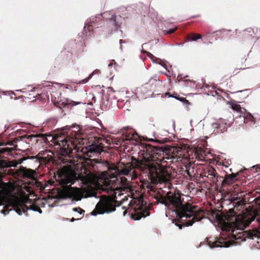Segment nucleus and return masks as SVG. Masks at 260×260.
Here are the masks:
<instances>
[{
    "mask_svg": "<svg viewBox=\"0 0 260 260\" xmlns=\"http://www.w3.org/2000/svg\"><path fill=\"white\" fill-rule=\"evenodd\" d=\"M156 204L164 205L175 209L179 217L175 224L181 229L182 226L192 225L195 222L204 218V211L197 206L189 203L183 204L181 193L178 190L168 191L160 188L152 194Z\"/></svg>",
    "mask_w": 260,
    "mask_h": 260,
    "instance_id": "obj_1",
    "label": "nucleus"
},
{
    "mask_svg": "<svg viewBox=\"0 0 260 260\" xmlns=\"http://www.w3.org/2000/svg\"><path fill=\"white\" fill-rule=\"evenodd\" d=\"M148 157L141 160L136 159V166L140 171L145 174L152 183H165L168 185V189L172 184L169 182V173L167 166L173 162V156L168 155L161 148L154 147L151 145L146 146Z\"/></svg>",
    "mask_w": 260,
    "mask_h": 260,
    "instance_id": "obj_2",
    "label": "nucleus"
},
{
    "mask_svg": "<svg viewBox=\"0 0 260 260\" xmlns=\"http://www.w3.org/2000/svg\"><path fill=\"white\" fill-rule=\"evenodd\" d=\"M81 139L79 126H67L54 138L55 145L58 146V148L61 149V155L64 157L60 156L57 159H55L52 156V151L46 150L42 153L40 152L37 156L39 161L41 164L45 165L52 162L57 165L69 162V159L66 158L67 155L73 153V150L75 149L77 144L80 143L79 141Z\"/></svg>",
    "mask_w": 260,
    "mask_h": 260,
    "instance_id": "obj_3",
    "label": "nucleus"
},
{
    "mask_svg": "<svg viewBox=\"0 0 260 260\" xmlns=\"http://www.w3.org/2000/svg\"><path fill=\"white\" fill-rule=\"evenodd\" d=\"M216 218L222 229L231 232L236 239H242V240H245L246 238H260V232L257 230L236 232L238 230L243 231L254 220V215L248 216L244 214L239 216L237 215L234 209L232 208L226 213L222 212L216 214Z\"/></svg>",
    "mask_w": 260,
    "mask_h": 260,
    "instance_id": "obj_4",
    "label": "nucleus"
},
{
    "mask_svg": "<svg viewBox=\"0 0 260 260\" xmlns=\"http://www.w3.org/2000/svg\"><path fill=\"white\" fill-rule=\"evenodd\" d=\"M4 205L1 213L8 214L10 211L15 210L19 215L25 213L28 210H32L41 213L42 210L37 205L32 204L28 207L18 198H9L5 190L0 189V206Z\"/></svg>",
    "mask_w": 260,
    "mask_h": 260,
    "instance_id": "obj_5",
    "label": "nucleus"
},
{
    "mask_svg": "<svg viewBox=\"0 0 260 260\" xmlns=\"http://www.w3.org/2000/svg\"><path fill=\"white\" fill-rule=\"evenodd\" d=\"M242 172V171H240L236 173H232L231 174H226L223 178L218 175L214 168L211 166H207L201 172L200 177L202 178L204 177L208 178L212 183L217 186L221 184L222 186H224L234 183L236 180V177Z\"/></svg>",
    "mask_w": 260,
    "mask_h": 260,
    "instance_id": "obj_6",
    "label": "nucleus"
},
{
    "mask_svg": "<svg viewBox=\"0 0 260 260\" xmlns=\"http://www.w3.org/2000/svg\"><path fill=\"white\" fill-rule=\"evenodd\" d=\"M146 204V202L144 203L142 198H140L137 201L131 202L127 209L124 211L123 215L128 212L131 218L134 220H139L143 217L149 215L150 213Z\"/></svg>",
    "mask_w": 260,
    "mask_h": 260,
    "instance_id": "obj_7",
    "label": "nucleus"
},
{
    "mask_svg": "<svg viewBox=\"0 0 260 260\" xmlns=\"http://www.w3.org/2000/svg\"><path fill=\"white\" fill-rule=\"evenodd\" d=\"M116 199L115 194L111 196H102L91 214L95 216L114 211L116 209Z\"/></svg>",
    "mask_w": 260,
    "mask_h": 260,
    "instance_id": "obj_8",
    "label": "nucleus"
},
{
    "mask_svg": "<svg viewBox=\"0 0 260 260\" xmlns=\"http://www.w3.org/2000/svg\"><path fill=\"white\" fill-rule=\"evenodd\" d=\"M148 144L146 145L145 148L143 150V152H145V155L143 156V159L145 157H148V155H147L146 153V146ZM143 154H144V153H143ZM137 160H141V159H137ZM132 161L133 162H127L126 164L122 162L121 164H119V166L116 167L114 170H115V173H116L118 175H124L126 176H131L132 174H133L135 172V170H134V168H136L138 169H139L136 166V158H134V157H132Z\"/></svg>",
    "mask_w": 260,
    "mask_h": 260,
    "instance_id": "obj_9",
    "label": "nucleus"
},
{
    "mask_svg": "<svg viewBox=\"0 0 260 260\" xmlns=\"http://www.w3.org/2000/svg\"><path fill=\"white\" fill-rule=\"evenodd\" d=\"M159 84V80L156 78H150L149 81L141 87V91L147 95H151L155 91Z\"/></svg>",
    "mask_w": 260,
    "mask_h": 260,
    "instance_id": "obj_10",
    "label": "nucleus"
},
{
    "mask_svg": "<svg viewBox=\"0 0 260 260\" xmlns=\"http://www.w3.org/2000/svg\"><path fill=\"white\" fill-rule=\"evenodd\" d=\"M63 193L66 198H73L76 201L80 200L84 193L82 189L73 187L66 188L64 190Z\"/></svg>",
    "mask_w": 260,
    "mask_h": 260,
    "instance_id": "obj_11",
    "label": "nucleus"
},
{
    "mask_svg": "<svg viewBox=\"0 0 260 260\" xmlns=\"http://www.w3.org/2000/svg\"><path fill=\"white\" fill-rule=\"evenodd\" d=\"M208 245L211 248L214 247H229L231 245L230 241H226L222 237L213 239L212 238H209L207 240Z\"/></svg>",
    "mask_w": 260,
    "mask_h": 260,
    "instance_id": "obj_12",
    "label": "nucleus"
},
{
    "mask_svg": "<svg viewBox=\"0 0 260 260\" xmlns=\"http://www.w3.org/2000/svg\"><path fill=\"white\" fill-rule=\"evenodd\" d=\"M39 138L42 141L41 142L46 143L48 140L47 137L44 134H36V135H30L26 137V139L28 140V143H31V145L36 144L39 141Z\"/></svg>",
    "mask_w": 260,
    "mask_h": 260,
    "instance_id": "obj_13",
    "label": "nucleus"
},
{
    "mask_svg": "<svg viewBox=\"0 0 260 260\" xmlns=\"http://www.w3.org/2000/svg\"><path fill=\"white\" fill-rule=\"evenodd\" d=\"M103 17L107 20H109L111 24L114 27L115 29H117L120 25L116 20V15L111 11H107L103 13Z\"/></svg>",
    "mask_w": 260,
    "mask_h": 260,
    "instance_id": "obj_14",
    "label": "nucleus"
},
{
    "mask_svg": "<svg viewBox=\"0 0 260 260\" xmlns=\"http://www.w3.org/2000/svg\"><path fill=\"white\" fill-rule=\"evenodd\" d=\"M104 145L98 142V144H92L89 146L88 153L100 154L103 151Z\"/></svg>",
    "mask_w": 260,
    "mask_h": 260,
    "instance_id": "obj_15",
    "label": "nucleus"
},
{
    "mask_svg": "<svg viewBox=\"0 0 260 260\" xmlns=\"http://www.w3.org/2000/svg\"><path fill=\"white\" fill-rule=\"evenodd\" d=\"M194 156L199 160H204L206 156L205 151L201 148H196L194 149Z\"/></svg>",
    "mask_w": 260,
    "mask_h": 260,
    "instance_id": "obj_16",
    "label": "nucleus"
},
{
    "mask_svg": "<svg viewBox=\"0 0 260 260\" xmlns=\"http://www.w3.org/2000/svg\"><path fill=\"white\" fill-rule=\"evenodd\" d=\"M229 104L230 105V107L235 111L239 113H243V111H245L246 110L244 108H242L240 105L237 103L236 101H230L229 103Z\"/></svg>",
    "mask_w": 260,
    "mask_h": 260,
    "instance_id": "obj_17",
    "label": "nucleus"
},
{
    "mask_svg": "<svg viewBox=\"0 0 260 260\" xmlns=\"http://www.w3.org/2000/svg\"><path fill=\"white\" fill-rule=\"evenodd\" d=\"M18 162L15 161H7L3 160L0 161V166L2 168H8L10 167H16Z\"/></svg>",
    "mask_w": 260,
    "mask_h": 260,
    "instance_id": "obj_18",
    "label": "nucleus"
},
{
    "mask_svg": "<svg viewBox=\"0 0 260 260\" xmlns=\"http://www.w3.org/2000/svg\"><path fill=\"white\" fill-rule=\"evenodd\" d=\"M21 171L24 177L29 178H33L34 177L35 172L34 170L23 168Z\"/></svg>",
    "mask_w": 260,
    "mask_h": 260,
    "instance_id": "obj_19",
    "label": "nucleus"
},
{
    "mask_svg": "<svg viewBox=\"0 0 260 260\" xmlns=\"http://www.w3.org/2000/svg\"><path fill=\"white\" fill-rule=\"evenodd\" d=\"M77 104L75 103L74 101H71V102H69L68 100L67 101V103H65L64 102L61 103V102H56L55 103V105L56 107H58L60 108L61 107H65L66 106H68L69 107V106H74L76 105Z\"/></svg>",
    "mask_w": 260,
    "mask_h": 260,
    "instance_id": "obj_20",
    "label": "nucleus"
},
{
    "mask_svg": "<svg viewBox=\"0 0 260 260\" xmlns=\"http://www.w3.org/2000/svg\"><path fill=\"white\" fill-rule=\"evenodd\" d=\"M202 38V35L199 34L192 33L188 35L187 37V41H197L198 39Z\"/></svg>",
    "mask_w": 260,
    "mask_h": 260,
    "instance_id": "obj_21",
    "label": "nucleus"
},
{
    "mask_svg": "<svg viewBox=\"0 0 260 260\" xmlns=\"http://www.w3.org/2000/svg\"><path fill=\"white\" fill-rule=\"evenodd\" d=\"M215 32H211L210 31L207 32L203 35V38L206 41L211 43V41L213 40L212 38L214 37Z\"/></svg>",
    "mask_w": 260,
    "mask_h": 260,
    "instance_id": "obj_22",
    "label": "nucleus"
},
{
    "mask_svg": "<svg viewBox=\"0 0 260 260\" xmlns=\"http://www.w3.org/2000/svg\"><path fill=\"white\" fill-rule=\"evenodd\" d=\"M99 73H100V70H94L91 74H90L89 75V76L87 78L80 81L79 82V84H85V83H87L89 81V80L92 77V76L94 75V74H99Z\"/></svg>",
    "mask_w": 260,
    "mask_h": 260,
    "instance_id": "obj_23",
    "label": "nucleus"
},
{
    "mask_svg": "<svg viewBox=\"0 0 260 260\" xmlns=\"http://www.w3.org/2000/svg\"><path fill=\"white\" fill-rule=\"evenodd\" d=\"M170 97H172V98H174L177 100H178L180 101H182V102H188V101L184 98H182V97H180L179 96V95L175 92H173L172 94L171 95H170Z\"/></svg>",
    "mask_w": 260,
    "mask_h": 260,
    "instance_id": "obj_24",
    "label": "nucleus"
},
{
    "mask_svg": "<svg viewBox=\"0 0 260 260\" xmlns=\"http://www.w3.org/2000/svg\"><path fill=\"white\" fill-rule=\"evenodd\" d=\"M12 150H13V148H8V147L3 148L0 149V153H2V154H4L6 152H12Z\"/></svg>",
    "mask_w": 260,
    "mask_h": 260,
    "instance_id": "obj_25",
    "label": "nucleus"
},
{
    "mask_svg": "<svg viewBox=\"0 0 260 260\" xmlns=\"http://www.w3.org/2000/svg\"><path fill=\"white\" fill-rule=\"evenodd\" d=\"M177 29V27H175V28L170 29L169 30H164L163 31L165 32V34H173Z\"/></svg>",
    "mask_w": 260,
    "mask_h": 260,
    "instance_id": "obj_26",
    "label": "nucleus"
},
{
    "mask_svg": "<svg viewBox=\"0 0 260 260\" xmlns=\"http://www.w3.org/2000/svg\"><path fill=\"white\" fill-rule=\"evenodd\" d=\"M147 56H148L149 58H150L153 61H155L154 59L156 60H159L160 59L159 58H157L155 57L152 54L150 53L149 52H148L146 54Z\"/></svg>",
    "mask_w": 260,
    "mask_h": 260,
    "instance_id": "obj_27",
    "label": "nucleus"
},
{
    "mask_svg": "<svg viewBox=\"0 0 260 260\" xmlns=\"http://www.w3.org/2000/svg\"><path fill=\"white\" fill-rule=\"evenodd\" d=\"M73 210L75 212H77L79 213L80 214H81L82 213L84 212V210H83L82 209H81L80 207L74 208L73 209Z\"/></svg>",
    "mask_w": 260,
    "mask_h": 260,
    "instance_id": "obj_28",
    "label": "nucleus"
},
{
    "mask_svg": "<svg viewBox=\"0 0 260 260\" xmlns=\"http://www.w3.org/2000/svg\"><path fill=\"white\" fill-rule=\"evenodd\" d=\"M184 82L186 83V86H191L192 85L194 84V82H192L190 80L189 81L185 80V81H184Z\"/></svg>",
    "mask_w": 260,
    "mask_h": 260,
    "instance_id": "obj_29",
    "label": "nucleus"
},
{
    "mask_svg": "<svg viewBox=\"0 0 260 260\" xmlns=\"http://www.w3.org/2000/svg\"><path fill=\"white\" fill-rule=\"evenodd\" d=\"M255 202L256 204H258L260 206V196L255 199Z\"/></svg>",
    "mask_w": 260,
    "mask_h": 260,
    "instance_id": "obj_30",
    "label": "nucleus"
},
{
    "mask_svg": "<svg viewBox=\"0 0 260 260\" xmlns=\"http://www.w3.org/2000/svg\"><path fill=\"white\" fill-rule=\"evenodd\" d=\"M84 28H85V29H86V28H87V29L88 31H90V30H92V26L91 25H89L87 27L85 26Z\"/></svg>",
    "mask_w": 260,
    "mask_h": 260,
    "instance_id": "obj_31",
    "label": "nucleus"
},
{
    "mask_svg": "<svg viewBox=\"0 0 260 260\" xmlns=\"http://www.w3.org/2000/svg\"><path fill=\"white\" fill-rule=\"evenodd\" d=\"M122 43H124V41H123V40H120L119 41V43H120V49L122 50Z\"/></svg>",
    "mask_w": 260,
    "mask_h": 260,
    "instance_id": "obj_32",
    "label": "nucleus"
},
{
    "mask_svg": "<svg viewBox=\"0 0 260 260\" xmlns=\"http://www.w3.org/2000/svg\"><path fill=\"white\" fill-rule=\"evenodd\" d=\"M172 93L170 92H167L166 93H165V96H168L169 97H170V95H172Z\"/></svg>",
    "mask_w": 260,
    "mask_h": 260,
    "instance_id": "obj_33",
    "label": "nucleus"
},
{
    "mask_svg": "<svg viewBox=\"0 0 260 260\" xmlns=\"http://www.w3.org/2000/svg\"><path fill=\"white\" fill-rule=\"evenodd\" d=\"M101 106H102V108L103 110H104V109H105V110H107V109H108V107H107V106H105V107H104V105H102Z\"/></svg>",
    "mask_w": 260,
    "mask_h": 260,
    "instance_id": "obj_34",
    "label": "nucleus"
},
{
    "mask_svg": "<svg viewBox=\"0 0 260 260\" xmlns=\"http://www.w3.org/2000/svg\"><path fill=\"white\" fill-rule=\"evenodd\" d=\"M142 53L146 54L148 51L144 50V49H142L141 51Z\"/></svg>",
    "mask_w": 260,
    "mask_h": 260,
    "instance_id": "obj_35",
    "label": "nucleus"
},
{
    "mask_svg": "<svg viewBox=\"0 0 260 260\" xmlns=\"http://www.w3.org/2000/svg\"><path fill=\"white\" fill-rule=\"evenodd\" d=\"M132 137H132V136H131V137H130L129 136H128V137L126 139V140H129V139H131V138H132Z\"/></svg>",
    "mask_w": 260,
    "mask_h": 260,
    "instance_id": "obj_36",
    "label": "nucleus"
},
{
    "mask_svg": "<svg viewBox=\"0 0 260 260\" xmlns=\"http://www.w3.org/2000/svg\"><path fill=\"white\" fill-rule=\"evenodd\" d=\"M253 168H256V169L258 168V169L260 170V167H258V166H255L253 167Z\"/></svg>",
    "mask_w": 260,
    "mask_h": 260,
    "instance_id": "obj_37",
    "label": "nucleus"
},
{
    "mask_svg": "<svg viewBox=\"0 0 260 260\" xmlns=\"http://www.w3.org/2000/svg\"><path fill=\"white\" fill-rule=\"evenodd\" d=\"M75 220H76V219H75L74 217H73V218L71 219V221L72 222H73V221H74Z\"/></svg>",
    "mask_w": 260,
    "mask_h": 260,
    "instance_id": "obj_38",
    "label": "nucleus"
},
{
    "mask_svg": "<svg viewBox=\"0 0 260 260\" xmlns=\"http://www.w3.org/2000/svg\"><path fill=\"white\" fill-rule=\"evenodd\" d=\"M230 172H231L232 173H233V172H232V169H230Z\"/></svg>",
    "mask_w": 260,
    "mask_h": 260,
    "instance_id": "obj_39",
    "label": "nucleus"
},
{
    "mask_svg": "<svg viewBox=\"0 0 260 260\" xmlns=\"http://www.w3.org/2000/svg\"><path fill=\"white\" fill-rule=\"evenodd\" d=\"M81 218H82V217L77 218V219H81Z\"/></svg>",
    "mask_w": 260,
    "mask_h": 260,
    "instance_id": "obj_40",
    "label": "nucleus"
},
{
    "mask_svg": "<svg viewBox=\"0 0 260 260\" xmlns=\"http://www.w3.org/2000/svg\"><path fill=\"white\" fill-rule=\"evenodd\" d=\"M51 98H52V99H53V95H51Z\"/></svg>",
    "mask_w": 260,
    "mask_h": 260,
    "instance_id": "obj_41",
    "label": "nucleus"
},
{
    "mask_svg": "<svg viewBox=\"0 0 260 260\" xmlns=\"http://www.w3.org/2000/svg\"><path fill=\"white\" fill-rule=\"evenodd\" d=\"M10 145H12V142L11 143V144H10Z\"/></svg>",
    "mask_w": 260,
    "mask_h": 260,
    "instance_id": "obj_42",
    "label": "nucleus"
},
{
    "mask_svg": "<svg viewBox=\"0 0 260 260\" xmlns=\"http://www.w3.org/2000/svg\"><path fill=\"white\" fill-rule=\"evenodd\" d=\"M2 145H3V144L0 143V146Z\"/></svg>",
    "mask_w": 260,
    "mask_h": 260,
    "instance_id": "obj_43",
    "label": "nucleus"
}]
</instances>
